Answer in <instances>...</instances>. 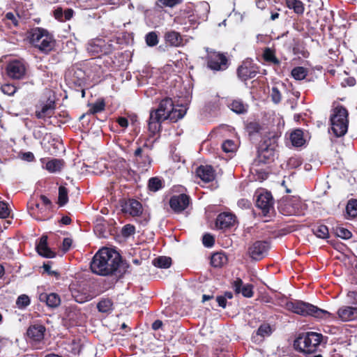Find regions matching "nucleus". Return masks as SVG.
<instances>
[{
    "label": "nucleus",
    "instance_id": "f257e3e1",
    "mask_svg": "<svg viewBox=\"0 0 357 357\" xmlns=\"http://www.w3.org/2000/svg\"><path fill=\"white\" fill-rule=\"evenodd\" d=\"M122 263L121 255L116 250L102 248L93 256L90 263L91 271L98 275L107 276L114 274Z\"/></svg>",
    "mask_w": 357,
    "mask_h": 357
},
{
    "label": "nucleus",
    "instance_id": "f03ea898",
    "mask_svg": "<svg viewBox=\"0 0 357 357\" xmlns=\"http://www.w3.org/2000/svg\"><path fill=\"white\" fill-rule=\"evenodd\" d=\"M174 107L172 99L165 98L160 102L157 109H151L148 120V130L152 136L162 131V123L165 120L176 122V119L174 116L176 112H172Z\"/></svg>",
    "mask_w": 357,
    "mask_h": 357
},
{
    "label": "nucleus",
    "instance_id": "7ed1b4c3",
    "mask_svg": "<svg viewBox=\"0 0 357 357\" xmlns=\"http://www.w3.org/2000/svg\"><path fill=\"white\" fill-rule=\"evenodd\" d=\"M284 308L303 317L310 316L317 319L334 320L336 317L330 312L301 300L287 301Z\"/></svg>",
    "mask_w": 357,
    "mask_h": 357
},
{
    "label": "nucleus",
    "instance_id": "20e7f679",
    "mask_svg": "<svg viewBox=\"0 0 357 357\" xmlns=\"http://www.w3.org/2000/svg\"><path fill=\"white\" fill-rule=\"evenodd\" d=\"M29 42L40 52L48 53L55 46V40L52 34L42 27H35L28 32Z\"/></svg>",
    "mask_w": 357,
    "mask_h": 357
},
{
    "label": "nucleus",
    "instance_id": "39448f33",
    "mask_svg": "<svg viewBox=\"0 0 357 357\" xmlns=\"http://www.w3.org/2000/svg\"><path fill=\"white\" fill-rule=\"evenodd\" d=\"M323 339L321 333L316 332L302 333L294 341L295 350L304 354H310L317 351Z\"/></svg>",
    "mask_w": 357,
    "mask_h": 357
},
{
    "label": "nucleus",
    "instance_id": "423d86ee",
    "mask_svg": "<svg viewBox=\"0 0 357 357\" xmlns=\"http://www.w3.org/2000/svg\"><path fill=\"white\" fill-rule=\"evenodd\" d=\"M348 116V110L342 105H338L332 109L330 121L331 130L335 137H342L347 133L349 126Z\"/></svg>",
    "mask_w": 357,
    "mask_h": 357
},
{
    "label": "nucleus",
    "instance_id": "0eeeda50",
    "mask_svg": "<svg viewBox=\"0 0 357 357\" xmlns=\"http://www.w3.org/2000/svg\"><path fill=\"white\" fill-rule=\"evenodd\" d=\"M206 52L204 60L208 70L213 73L222 72L230 66L231 61L227 52L215 51L208 47L206 48Z\"/></svg>",
    "mask_w": 357,
    "mask_h": 357
},
{
    "label": "nucleus",
    "instance_id": "6e6552de",
    "mask_svg": "<svg viewBox=\"0 0 357 357\" xmlns=\"http://www.w3.org/2000/svg\"><path fill=\"white\" fill-rule=\"evenodd\" d=\"M260 73V66L252 59L243 60L236 69L237 77L243 82L255 78Z\"/></svg>",
    "mask_w": 357,
    "mask_h": 357
},
{
    "label": "nucleus",
    "instance_id": "1a4fd4ad",
    "mask_svg": "<svg viewBox=\"0 0 357 357\" xmlns=\"http://www.w3.org/2000/svg\"><path fill=\"white\" fill-rule=\"evenodd\" d=\"M275 142L271 138L264 139L259 145L257 160L259 163L268 164L274 160Z\"/></svg>",
    "mask_w": 357,
    "mask_h": 357
},
{
    "label": "nucleus",
    "instance_id": "9d476101",
    "mask_svg": "<svg viewBox=\"0 0 357 357\" xmlns=\"http://www.w3.org/2000/svg\"><path fill=\"white\" fill-rule=\"evenodd\" d=\"M274 204L273 195L268 191L260 192L257 197L256 206L261 210L264 217L271 218L275 214Z\"/></svg>",
    "mask_w": 357,
    "mask_h": 357
},
{
    "label": "nucleus",
    "instance_id": "9b49d317",
    "mask_svg": "<svg viewBox=\"0 0 357 357\" xmlns=\"http://www.w3.org/2000/svg\"><path fill=\"white\" fill-rule=\"evenodd\" d=\"M56 102L54 99L48 98L46 100H40L36 106L35 116L38 119H45L52 117L56 109Z\"/></svg>",
    "mask_w": 357,
    "mask_h": 357
},
{
    "label": "nucleus",
    "instance_id": "f8f14e48",
    "mask_svg": "<svg viewBox=\"0 0 357 357\" xmlns=\"http://www.w3.org/2000/svg\"><path fill=\"white\" fill-rule=\"evenodd\" d=\"M270 249V244L266 241H256L248 248V255L254 261L263 259Z\"/></svg>",
    "mask_w": 357,
    "mask_h": 357
},
{
    "label": "nucleus",
    "instance_id": "ddd939ff",
    "mask_svg": "<svg viewBox=\"0 0 357 357\" xmlns=\"http://www.w3.org/2000/svg\"><path fill=\"white\" fill-rule=\"evenodd\" d=\"M192 203L190 195L181 193L172 196L169 201L171 209L176 214L181 213L188 208Z\"/></svg>",
    "mask_w": 357,
    "mask_h": 357
},
{
    "label": "nucleus",
    "instance_id": "4468645a",
    "mask_svg": "<svg viewBox=\"0 0 357 357\" xmlns=\"http://www.w3.org/2000/svg\"><path fill=\"white\" fill-rule=\"evenodd\" d=\"M112 47L102 39H95L90 41L87 45V51L92 56H100L109 54L112 52Z\"/></svg>",
    "mask_w": 357,
    "mask_h": 357
},
{
    "label": "nucleus",
    "instance_id": "2eb2a0df",
    "mask_svg": "<svg viewBox=\"0 0 357 357\" xmlns=\"http://www.w3.org/2000/svg\"><path fill=\"white\" fill-rule=\"evenodd\" d=\"M135 162L142 172L147 171L151 166L152 158L150 153L143 149V147H137L134 152Z\"/></svg>",
    "mask_w": 357,
    "mask_h": 357
},
{
    "label": "nucleus",
    "instance_id": "dca6fc26",
    "mask_svg": "<svg viewBox=\"0 0 357 357\" xmlns=\"http://www.w3.org/2000/svg\"><path fill=\"white\" fill-rule=\"evenodd\" d=\"M6 73L9 77L15 79H20L25 75L26 68L21 61L14 60L8 63Z\"/></svg>",
    "mask_w": 357,
    "mask_h": 357
},
{
    "label": "nucleus",
    "instance_id": "f3484780",
    "mask_svg": "<svg viewBox=\"0 0 357 357\" xmlns=\"http://www.w3.org/2000/svg\"><path fill=\"white\" fill-rule=\"evenodd\" d=\"M236 222V217L235 215L229 213H220L216 218L215 226L219 229H228L234 227Z\"/></svg>",
    "mask_w": 357,
    "mask_h": 357
},
{
    "label": "nucleus",
    "instance_id": "a211bd4d",
    "mask_svg": "<svg viewBox=\"0 0 357 357\" xmlns=\"http://www.w3.org/2000/svg\"><path fill=\"white\" fill-rule=\"evenodd\" d=\"M232 288L236 294H242L245 298H252L254 295V286L252 284H243V280L239 278L233 282Z\"/></svg>",
    "mask_w": 357,
    "mask_h": 357
},
{
    "label": "nucleus",
    "instance_id": "6ab92c4d",
    "mask_svg": "<svg viewBox=\"0 0 357 357\" xmlns=\"http://www.w3.org/2000/svg\"><path fill=\"white\" fill-rule=\"evenodd\" d=\"M336 319H340L342 321L347 322L357 319V310L351 305L350 306H342L340 307L337 312Z\"/></svg>",
    "mask_w": 357,
    "mask_h": 357
},
{
    "label": "nucleus",
    "instance_id": "aec40b11",
    "mask_svg": "<svg viewBox=\"0 0 357 357\" xmlns=\"http://www.w3.org/2000/svg\"><path fill=\"white\" fill-rule=\"evenodd\" d=\"M122 211L129 213L132 217H139L142 214V204L135 199H130L122 206Z\"/></svg>",
    "mask_w": 357,
    "mask_h": 357
},
{
    "label": "nucleus",
    "instance_id": "412c9836",
    "mask_svg": "<svg viewBox=\"0 0 357 357\" xmlns=\"http://www.w3.org/2000/svg\"><path fill=\"white\" fill-rule=\"evenodd\" d=\"M45 327L42 324L31 325L26 331L28 337L33 342H40L45 336Z\"/></svg>",
    "mask_w": 357,
    "mask_h": 357
},
{
    "label": "nucleus",
    "instance_id": "4be33fe9",
    "mask_svg": "<svg viewBox=\"0 0 357 357\" xmlns=\"http://www.w3.org/2000/svg\"><path fill=\"white\" fill-rule=\"evenodd\" d=\"M197 176L204 182L209 183L215 178V172L211 165H200L196 169Z\"/></svg>",
    "mask_w": 357,
    "mask_h": 357
},
{
    "label": "nucleus",
    "instance_id": "5701e85b",
    "mask_svg": "<svg viewBox=\"0 0 357 357\" xmlns=\"http://www.w3.org/2000/svg\"><path fill=\"white\" fill-rule=\"evenodd\" d=\"M36 249L38 255L43 257L51 259L56 257V252L52 251L48 246L47 236L43 235L40 237Z\"/></svg>",
    "mask_w": 357,
    "mask_h": 357
},
{
    "label": "nucleus",
    "instance_id": "b1692460",
    "mask_svg": "<svg viewBox=\"0 0 357 357\" xmlns=\"http://www.w3.org/2000/svg\"><path fill=\"white\" fill-rule=\"evenodd\" d=\"M227 107L237 114H245L248 112L249 105L241 98L231 100L227 103Z\"/></svg>",
    "mask_w": 357,
    "mask_h": 357
},
{
    "label": "nucleus",
    "instance_id": "393cba45",
    "mask_svg": "<svg viewBox=\"0 0 357 357\" xmlns=\"http://www.w3.org/2000/svg\"><path fill=\"white\" fill-rule=\"evenodd\" d=\"M165 40L169 45L179 47L183 45V39L180 33L176 31H169L165 33Z\"/></svg>",
    "mask_w": 357,
    "mask_h": 357
},
{
    "label": "nucleus",
    "instance_id": "a878e982",
    "mask_svg": "<svg viewBox=\"0 0 357 357\" xmlns=\"http://www.w3.org/2000/svg\"><path fill=\"white\" fill-rule=\"evenodd\" d=\"M39 299L41 302H45L48 307L52 308L58 307L61 303L60 296L56 293L40 294Z\"/></svg>",
    "mask_w": 357,
    "mask_h": 357
},
{
    "label": "nucleus",
    "instance_id": "bb28decb",
    "mask_svg": "<svg viewBox=\"0 0 357 357\" xmlns=\"http://www.w3.org/2000/svg\"><path fill=\"white\" fill-rule=\"evenodd\" d=\"M228 263V257L223 252H217L211 257V265L215 268H221Z\"/></svg>",
    "mask_w": 357,
    "mask_h": 357
},
{
    "label": "nucleus",
    "instance_id": "cd10ccee",
    "mask_svg": "<svg viewBox=\"0 0 357 357\" xmlns=\"http://www.w3.org/2000/svg\"><path fill=\"white\" fill-rule=\"evenodd\" d=\"M262 58L265 62L275 66H280V61L275 55V50L271 47H265L263 50Z\"/></svg>",
    "mask_w": 357,
    "mask_h": 357
},
{
    "label": "nucleus",
    "instance_id": "c85d7f7f",
    "mask_svg": "<svg viewBox=\"0 0 357 357\" xmlns=\"http://www.w3.org/2000/svg\"><path fill=\"white\" fill-rule=\"evenodd\" d=\"M290 141L294 146L300 147L305 144L304 132L302 129H296L290 134Z\"/></svg>",
    "mask_w": 357,
    "mask_h": 357
},
{
    "label": "nucleus",
    "instance_id": "c756f323",
    "mask_svg": "<svg viewBox=\"0 0 357 357\" xmlns=\"http://www.w3.org/2000/svg\"><path fill=\"white\" fill-rule=\"evenodd\" d=\"M285 4L289 9L293 10L298 15H303L305 11L304 3L301 0H285Z\"/></svg>",
    "mask_w": 357,
    "mask_h": 357
},
{
    "label": "nucleus",
    "instance_id": "7c9ffc66",
    "mask_svg": "<svg viewBox=\"0 0 357 357\" xmlns=\"http://www.w3.org/2000/svg\"><path fill=\"white\" fill-rule=\"evenodd\" d=\"M312 233L319 238L326 239L329 238V231L327 226L323 224H315L312 228Z\"/></svg>",
    "mask_w": 357,
    "mask_h": 357
},
{
    "label": "nucleus",
    "instance_id": "2f4dec72",
    "mask_svg": "<svg viewBox=\"0 0 357 357\" xmlns=\"http://www.w3.org/2000/svg\"><path fill=\"white\" fill-rule=\"evenodd\" d=\"M63 165V160L60 159L54 158L49 160L46 165V169L50 173H55L60 172Z\"/></svg>",
    "mask_w": 357,
    "mask_h": 357
},
{
    "label": "nucleus",
    "instance_id": "473e14b6",
    "mask_svg": "<svg viewBox=\"0 0 357 357\" xmlns=\"http://www.w3.org/2000/svg\"><path fill=\"white\" fill-rule=\"evenodd\" d=\"M165 187L164 181L159 177H151L148 181V189L149 191L155 192Z\"/></svg>",
    "mask_w": 357,
    "mask_h": 357
},
{
    "label": "nucleus",
    "instance_id": "72a5a7b5",
    "mask_svg": "<svg viewBox=\"0 0 357 357\" xmlns=\"http://www.w3.org/2000/svg\"><path fill=\"white\" fill-rule=\"evenodd\" d=\"M172 258L166 256H160L155 258L152 263L155 267L160 268H168L172 265Z\"/></svg>",
    "mask_w": 357,
    "mask_h": 357
},
{
    "label": "nucleus",
    "instance_id": "f704fd0d",
    "mask_svg": "<svg viewBox=\"0 0 357 357\" xmlns=\"http://www.w3.org/2000/svg\"><path fill=\"white\" fill-rule=\"evenodd\" d=\"M97 309L102 313H109L113 310V302L110 298H103L97 304Z\"/></svg>",
    "mask_w": 357,
    "mask_h": 357
},
{
    "label": "nucleus",
    "instance_id": "c9c22d12",
    "mask_svg": "<svg viewBox=\"0 0 357 357\" xmlns=\"http://www.w3.org/2000/svg\"><path fill=\"white\" fill-rule=\"evenodd\" d=\"M183 0H157L155 6L160 9L165 8H174L176 6L182 3Z\"/></svg>",
    "mask_w": 357,
    "mask_h": 357
},
{
    "label": "nucleus",
    "instance_id": "e433bc0d",
    "mask_svg": "<svg viewBox=\"0 0 357 357\" xmlns=\"http://www.w3.org/2000/svg\"><path fill=\"white\" fill-rule=\"evenodd\" d=\"M308 73V70L306 68L303 66H296L291 70V76L296 80H303L305 79Z\"/></svg>",
    "mask_w": 357,
    "mask_h": 357
},
{
    "label": "nucleus",
    "instance_id": "4c0bfd02",
    "mask_svg": "<svg viewBox=\"0 0 357 357\" xmlns=\"http://www.w3.org/2000/svg\"><path fill=\"white\" fill-rule=\"evenodd\" d=\"M68 202V190L63 186L59 187L58 205L61 207L65 206Z\"/></svg>",
    "mask_w": 357,
    "mask_h": 357
},
{
    "label": "nucleus",
    "instance_id": "58836bf2",
    "mask_svg": "<svg viewBox=\"0 0 357 357\" xmlns=\"http://www.w3.org/2000/svg\"><path fill=\"white\" fill-rule=\"evenodd\" d=\"M278 208L280 213L284 215H290L294 212L289 202L287 200H281L279 202Z\"/></svg>",
    "mask_w": 357,
    "mask_h": 357
},
{
    "label": "nucleus",
    "instance_id": "ea45409f",
    "mask_svg": "<svg viewBox=\"0 0 357 357\" xmlns=\"http://www.w3.org/2000/svg\"><path fill=\"white\" fill-rule=\"evenodd\" d=\"M245 129L249 136H252L261 131V126L259 122L254 121L248 122L245 124Z\"/></svg>",
    "mask_w": 357,
    "mask_h": 357
},
{
    "label": "nucleus",
    "instance_id": "a19ab883",
    "mask_svg": "<svg viewBox=\"0 0 357 357\" xmlns=\"http://www.w3.org/2000/svg\"><path fill=\"white\" fill-rule=\"evenodd\" d=\"M273 330L268 323H264L259 326L256 334L261 337H268L273 333Z\"/></svg>",
    "mask_w": 357,
    "mask_h": 357
},
{
    "label": "nucleus",
    "instance_id": "79ce46f5",
    "mask_svg": "<svg viewBox=\"0 0 357 357\" xmlns=\"http://www.w3.org/2000/svg\"><path fill=\"white\" fill-rule=\"evenodd\" d=\"M105 108V102L103 99H98L93 104L91 105V108L89 110V113L95 114L98 112H102Z\"/></svg>",
    "mask_w": 357,
    "mask_h": 357
},
{
    "label": "nucleus",
    "instance_id": "37998d69",
    "mask_svg": "<svg viewBox=\"0 0 357 357\" xmlns=\"http://www.w3.org/2000/svg\"><path fill=\"white\" fill-rule=\"evenodd\" d=\"M347 213L349 216L355 218L357 216V199H351L346 206Z\"/></svg>",
    "mask_w": 357,
    "mask_h": 357
},
{
    "label": "nucleus",
    "instance_id": "c03bdc74",
    "mask_svg": "<svg viewBox=\"0 0 357 357\" xmlns=\"http://www.w3.org/2000/svg\"><path fill=\"white\" fill-rule=\"evenodd\" d=\"M31 303L29 297L26 294H22L18 296L16 301V305L19 309H25Z\"/></svg>",
    "mask_w": 357,
    "mask_h": 357
},
{
    "label": "nucleus",
    "instance_id": "a18cd8bd",
    "mask_svg": "<svg viewBox=\"0 0 357 357\" xmlns=\"http://www.w3.org/2000/svg\"><path fill=\"white\" fill-rule=\"evenodd\" d=\"M146 43L148 46L154 47L158 43V37L155 31H151L145 36Z\"/></svg>",
    "mask_w": 357,
    "mask_h": 357
},
{
    "label": "nucleus",
    "instance_id": "49530a36",
    "mask_svg": "<svg viewBox=\"0 0 357 357\" xmlns=\"http://www.w3.org/2000/svg\"><path fill=\"white\" fill-rule=\"evenodd\" d=\"M237 149V146L234 140L227 139L222 144V149L225 153H233Z\"/></svg>",
    "mask_w": 357,
    "mask_h": 357
},
{
    "label": "nucleus",
    "instance_id": "de8ad7c7",
    "mask_svg": "<svg viewBox=\"0 0 357 357\" xmlns=\"http://www.w3.org/2000/svg\"><path fill=\"white\" fill-rule=\"evenodd\" d=\"M1 91L5 95L12 96L17 91V88L12 84H4L1 86Z\"/></svg>",
    "mask_w": 357,
    "mask_h": 357
},
{
    "label": "nucleus",
    "instance_id": "09e8293b",
    "mask_svg": "<svg viewBox=\"0 0 357 357\" xmlns=\"http://www.w3.org/2000/svg\"><path fill=\"white\" fill-rule=\"evenodd\" d=\"M337 236L343 239H349L352 236L351 232L344 227H337L335 229Z\"/></svg>",
    "mask_w": 357,
    "mask_h": 357
},
{
    "label": "nucleus",
    "instance_id": "8fccbe9b",
    "mask_svg": "<svg viewBox=\"0 0 357 357\" xmlns=\"http://www.w3.org/2000/svg\"><path fill=\"white\" fill-rule=\"evenodd\" d=\"M52 264V262L50 261L45 262L43 264V268L45 272L47 273L49 275L54 276L56 279H59L61 276L60 273L58 271L51 270Z\"/></svg>",
    "mask_w": 357,
    "mask_h": 357
},
{
    "label": "nucleus",
    "instance_id": "3c124183",
    "mask_svg": "<svg viewBox=\"0 0 357 357\" xmlns=\"http://www.w3.org/2000/svg\"><path fill=\"white\" fill-rule=\"evenodd\" d=\"M135 233V227L130 224L124 225L122 228L121 234L124 237H128Z\"/></svg>",
    "mask_w": 357,
    "mask_h": 357
},
{
    "label": "nucleus",
    "instance_id": "603ef678",
    "mask_svg": "<svg viewBox=\"0 0 357 357\" xmlns=\"http://www.w3.org/2000/svg\"><path fill=\"white\" fill-rule=\"evenodd\" d=\"M271 96L273 102L275 104H278L282 100L281 93L275 86L272 88Z\"/></svg>",
    "mask_w": 357,
    "mask_h": 357
},
{
    "label": "nucleus",
    "instance_id": "864d4df0",
    "mask_svg": "<svg viewBox=\"0 0 357 357\" xmlns=\"http://www.w3.org/2000/svg\"><path fill=\"white\" fill-rule=\"evenodd\" d=\"M10 215V209L8 204L4 202H0V218H6Z\"/></svg>",
    "mask_w": 357,
    "mask_h": 357
},
{
    "label": "nucleus",
    "instance_id": "5fc2aeb1",
    "mask_svg": "<svg viewBox=\"0 0 357 357\" xmlns=\"http://www.w3.org/2000/svg\"><path fill=\"white\" fill-rule=\"evenodd\" d=\"M202 243L205 247L211 248L215 243V238L211 234H205L202 238Z\"/></svg>",
    "mask_w": 357,
    "mask_h": 357
},
{
    "label": "nucleus",
    "instance_id": "6e6d98bb",
    "mask_svg": "<svg viewBox=\"0 0 357 357\" xmlns=\"http://www.w3.org/2000/svg\"><path fill=\"white\" fill-rule=\"evenodd\" d=\"M347 297L349 298V303L357 310V291H349Z\"/></svg>",
    "mask_w": 357,
    "mask_h": 357
},
{
    "label": "nucleus",
    "instance_id": "4d7b16f0",
    "mask_svg": "<svg viewBox=\"0 0 357 357\" xmlns=\"http://www.w3.org/2000/svg\"><path fill=\"white\" fill-rule=\"evenodd\" d=\"M73 240L70 238H64L61 245V250L66 253L69 251L72 246Z\"/></svg>",
    "mask_w": 357,
    "mask_h": 357
},
{
    "label": "nucleus",
    "instance_id": "13d9d810",
    "mask_svg": "<svg viewBox=\"0 0 357 357\" xmlns=\"http://www.w3.org/2000/svg\"><path fill=\"white\" fill-rule=\"evenodd\" d=\"M176 112L174 114V116L176 119V121H178L179 119H182L185 116V114H186V109H176L174 107V109H172V112Z\"/></svg>",
    "mask_w": 357,
    "mask_h": 357
},
{
    "label": "nucleus",
    "instance_id": "bf43d9fd",
    "mask_svg": "<svg viewBox=\"0 0 357 357\" xmlns=\"http://www.w3.org/2000/svg\"><path fill=\"white\" fill-rule=\"evenodd\" d=\"M53 13L56 20L63 22V10L61 7H57Z\"/></svg>",
    "mask_w": 357,
    "mask_h": 357
},
{
    "label": "nucleus",
    "instance_id": "052dcab7",
    "mask_svg": "<svg viewBox=\"0 0 357 357\" xmlns=\"http://www.w3.org/2000/svg\"><path fill=\"white\" fill-rule=\"evenodd\" d=\"M5 18L10 20L15 26H18V20L12 12H8L6 14Z\"/></svg>",
    "mask_w": 357,
    "mask_h": 357
},
{
    "label": "nucleus",
    "instance_id": "680f3d73",
    "mask_svg": "<svg viewBox=\"0 0 357 357\" xmlns=\"http://www.w3.org/2000/svg\"><path fill=\"white\" fill-rule=\"evenodd\" d=\"M238 206L241 208H250L251 203L246 199H241L238 201Z\"/></svg>",
    "mask_w": 357,
    "mask_h": 357
},
{
    "label": "nucleus",
    "instance_id": "e2e57ef3",
    "mask_svg": "<svg viewBox=\"0 0 357 357\" xmlns=\"http://www.w3.org/2000/svg\"><path fill=\"white\" fill-rule=\"evenodd\" d=\"M356 83V79L353 77L345 78L342 82V86H354Z\"/></svg>",
    "mask_w": 357,
    "mask_h": 357
},
{
    "label": "nucleus",
    "instance_id": "0e129e2a",
    "mask_svg": "<svg viewBox=\"0 0 357 357\" xmlns=\"http://www.w3.org/2000/svg\"><path fill=\"white\" fill-rule=\"evenodd\" d=\"M74 14V10L72 8H67L63 11V22L70 20Z\"/></svg>",
    "mask_w": 357,
    "mask_h": 357
},
{
    "label": "nucleus",
    "instance_id": "69168bd1",
    "mask_svg": "<svg viewBox=\"0 0 357 357\" xmlns=\"http://www.w3.org/2000/svg\"><path fill=\"white\" fill-rule=\"evenodd\" d=\"M75 74H77L78 79L77 81H75L74 83L75 84V85L80 86L83 84V77H79V76L83 77L84 72L82 70L78 69L77 71L75 72Z\"/></svg>",
    "mask_w": 357,
    "mask_h": 357
},
{
    "label": "nucleus",
    "instance_id": "338daca9",
    "mask_svg": "<svg viewBox=\"0 0 357 357\" xmlns=\"http://www.w3.org/2000/svg\"><path fill=\"white\" fill-rule=\"evenodd\" d=\"M216 301L218 303V305L222 308H225L227 306V300L225 296H218L216 297Z\"/></svg>",
    "mask_w": 357,
    "mask_h": 357
},
{
    "label": "nucleus",
    "instance_id": "774afa93",
    "mask_svg": "<svg viewBox=\"0 0 357 357\" xmlns=\"http://www.w3.org/2000/svg\"><path fill=\"white\" fill-rule=\"evenodd\" d=\"M116 121L122 128H126L128 126V120L126 117H119Z\"/></svg>",
    "mask_w": 357,
    "mask_h": 357
}]
</instances>
